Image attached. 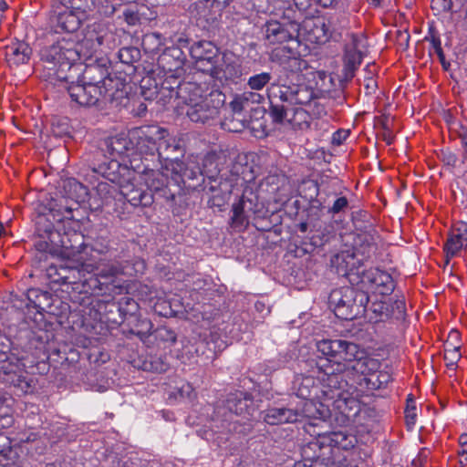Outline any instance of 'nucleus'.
I'll use <instances>...</instances> for the list:
<instances>
[{"label":"nucleus","mask_w":467,"mask_h":467,"mask_svg":"<svg viewBox=\"0 0 467 467\" xmlns=\"http://www.w3.org/2000/svg\"><path fill=\"white\" fill-rule=\"evenodd\" d=\"M378 235L375 232H362L353 238L352 247L346 248L331 259V265L340 275L363 268V262L376 252Z\"/></svg>","instance_id":"obj_9"},{"label":"nucleus","mask_w":467,"mask_h":467,"mask_svg":"<svg viewBox=\"0 0 467 467\" xmlns=\"http://www.w3.org/2000/svg\"><path fill=\"white\" fill-rule=\"evenodd\" d=\"M312 423H315L317 424L315 430L316 431H318V432H328L326 429L327 428V420H326L325 423H321L319 420H315V421H308L306 425H305V431L306 432H307L309 434V432L307 431L306 428L312 424Z\"/></svg>","instance_id":"obj_50"},{"label":"nucleus","mask_w":467,"mask_h":467,"mask_svg":"<svg viewBox=\"0 0 467 467\" xmlns=\"http://www.w3.org/2000/svg\"><path fill=\"white\" fill-rule=\"evenodd\" d=\"M322 378L323 372L320 371L319 381H321V399L308 398L303 400L304 401L301 403V408L295 409V411L298 414V421H301L304 419H308L309 421L319 420L321 423H325L331 416V408L342 414L334 404V399H330L323 393L324 380Z\"/></svg>","instance_id":"obj_17"},{"label":"nucleus","mask_w":467,"mask_h":467,"mask_svg":"<svg viewBox=\"0 0 467 467\" xmlns=\"http://www.w3.org/2000/svg\"><path fill=\"white\" fill-rule=\"evenodd\" d=\"M368 318L373 322H381L389 319L391 316L389 306L382 301H375L370 306H366L365 311Z\"/></svg>","instance_id":"obj_34"},{"label":"nucleus","mask_w":467,"mask_h":467,"mask_svg":"<svg viewBox=\"0 0 467 467\" xmlns=\"http://www.w3.org/2000/svg\"><path fill=\"white\" fill-rule=\"evenodd\" d=\"M180 394L182 397H185L190 400H193L195 398L194 389L189 383H185L181 387Z\"/></svg>","instance_id":"obj_47"},{"label":"nucleus","mask_w":467,"mask_h":467,"mask_svg":"<svg viewBox=\"0 0 467 467\" xmlns=\"http://www.w3.org/2000/svg\"><path fill=\"white\" fill-rule=\"evenodd\" d=\"M345 276L351 285H357L367 296H368V293L381 296L389 295L395 288L392 276L379 268H370L368 270L360 268Z\"/></svg>","instance_id":"obj_16"},{"label":"nucleus","mask_w":467,"mask_h":467,"mask_svg":"<svg viewBox=\"0 0 467 467\" xmlns=\"http://www.w3.org/2000/svg\"><path fill=\"white\" fill-rule=\"evenodd\" d=\"M95 72L100 73V78L99 79L96 78V82L102 88V97H108L109 99H114L128 93L126 90L127 83L125 79L117 76L116 73H107V70L99 66L88 67L86 69V75H92Z\"/></svg>","instance_id":"obj_21"},{"label":"nucleus","mask_w":467,"mask_h":467,"mask_svg":"<svg viewBox=\"0 0 467 467\" xmlns=\"http://www.w3.org/2000/svg\"><path fill=\"white\" fill-rule=\"evenodd\" d=\"M416 406L413 401L408 402L405 410V419L407 426L411 429L414 427L416 422Z\"/></svg>","instance_id":"obj_42"},{"label":"nucleus","mask_w":467,"mask_h":467,"mask_svg":"<svg viewBox=\"0 0 467 467\" xmlns=\"http://www.w3.org/2000/svg\"><path fill=\"white\" fill-rule=\"evenodd\" d=\"M460 358L461 353L459 347L448 344L444 352V359L446 362V366L450 368H453Z\"/></svg>","instance_id":"obj_39"},{"label":"nucleus","mask_w":467,"mask_h":467,"mask_svg":"<svg viewBox=\"0 0 467 467\" xmlns=\"http://www.w3.org/2000/svg\"><path fill=\"white\" fill-rule=\"evenodd\" d=\"M142 325L145 327V329L147 331L145 332H141V331H139L137 332L136 334L140 337H142L143 336L146 335V333L151 328V323L148 320H144L142 321Z\"/></svg>","instance_id":"obj_56"},{"label":"nucleus","mask_w":467,"mask_h":467,"mask_svg":"<svg viewBox=\"0 0 467 467\" xmlns=\"http://www.w3.org/2000/svg\"><path fill=\"white\" fill-rule=\"evenodd\" d=\"M119 59L123 64L130 65L140 57V50L136 47H123L119 51Z\"/></svg>","instance_id":"obj_40"},{"label":"nucleus","mask_w":467,"mask_h":467,"mask_svg":"<svg viewBox=\"0 0 467 467\" xmlns=\"http://www.w3.org/2000/svg\"><path fill=\"white\" fill-rule=\"evenodd\" d=\"M286 117L276 123H288L295 130H306L309 127L310 116L306 109L302 107L291 110L286 109Z\"/></svg>","instance_id":"obj_33"},{"label":"nucleus","mask_w":467,"mask_h":467,"mask_svg":"<svg viewBox=\"0 0 467 467\" xmlns=\"http://www.w3.org/2000/svg\"><path fill=\"white\" fill-rule=\"evenodd\" d=\"M83 49L79 42L72 36L62 37L40 50L43 66L41 77L51 84L67 82V71L76 61L83 57Z\"/></svg>","instance_id":"obj_4"},{"label":"nucleus","mask_w":467,"mask_h":467,"mask_svg":"<svg viewBox=\"0 0 467 467\" xmlns=\"http://www.w3.org/2000/svg\"><path fill=\"white\" fill-rule=\"evenodd\" d=\"M270 101V115L274 121H281L286 116V109L282 104L308 106L315 99L314 89L306 85L287 86L278 78L267 88Z\"/></svg>","instance_id":"obj_10"},{"label":"nucleus","mask_w":467,"mask_h":467,"mask_svg":"<svg viewBox=\"0 0 467 467\" xmlns=\"http://www.w3.org/2000/svg\"><path fill=\"white\" fill-rule=\"evenodd\" d=\"M302 7L297 0H276L275 3V14L282 18V21L269 20L263 26L265 39L269 44H282L294 41L299 44L300 25L298 18L301 16Z\"/></svg>","instance_id":"obj_7"},{"label":"nucleus","mask_w":467,"mask_h":467,"mask_svg":"<svg viewBox=\"0 0 467 467\" xmlns=\"http://www.w3.org/2000/svg\"><path fill=\"white\" fill-rule=\"evenodd\" d=\"M349 131L340 130L333 134L332 141L334 144L340 145L348 137Z\"/></svg>","instance_id":"obj_49"},{"label":"nucleus","mask_w":467,"mask_h":467,"mask_svg":"<svg viewBox=\"0 0 467 467\" xmlns=\"http://www.w3.org/2000/svg\"><path fill=\"white\" fill-rule=\"evenodd\" d=\"M31 55V47L22 41L12 43L5 48V60L11 67L27 63Z\"/></svg>","instance_id":"obj_30"},{"label":"nucleus","mask_w":467,"mask_h":467,"mask_svg":"<svg viewBox=\"0 0 467 467\" xmlns=\"http://www.w3.org/2000/svg\"><path fill=\"white\" fill-rule=\"evenodd\" d=\"M57 32L76 33L89 13L110 16L116 11L113 0H53Z\"/></svg>","instance_id":"obj_5"},{"label":"nucleus","mask_w":467,"mask_h":467,"mask_svg":"<svg viewBox=\"0 0 467 467\" xmlns=\"http://www.w3.org/2000/svg\"><path fill=\"white\" fill-rule=\"evenodd\" d=\"M209 75L221 84L235 83L242 76V67L238 57L231 53H222Z\"/></svg>","instance_id":"obj_19"},{"label":"nucleus","mask_w":467,"mask_h":467,"mask_svg":"<svg viewBox=\"0 0 467 467\" xmlns=\"http://www.w3.org/2000/svg\"><path fill=\"white\" fill-rule=\"evenodd\" d=\"M63 201L65 200H61L58 203L56 200H51L47 207L48 212L42 213L36 217V239L34 245L39 252L55 254L60 248H68L67 237L62 235L55 225V223H60L73 218V208L63 204Z\"/></svg>","instance_id":"obj_6"},{"label":"nucleus","mask_w":467,"mask_h":467,"mask_svg":"<svg viewBox=\"0 0 467 467\" xmlns=\"http://www.w3.org/2000/svg\"><path fill=\"white\" fill-rule=\"evenodd\" d=\"M466 246L467 223L463 222H458L450 231L443 249L447 257H453Z\"/></svg>","instance_id":"obj_27"},{"label":"nucleus","mask_w":467,"mask_h":467,"mask_svg":"<svg viewBox=\"0 0 467 467\" xmlns=\"http://www.w3.org/2000/svg\"><path fill=\"white\" fill-rule=\"evenodd\" d=\"M264 420L270 425L298 421V414L293 408H270L265 410Z\"/></svg>","instance_id":"obj_32"},{"label":"nucleus","mask_w":467,"mask_h":467,"mask_svg":"<svg viewBox=\"0 0 467 467\" xmlns=\"http://www.w3.org/2000/svg\"><path fill=\"white\" fill-rule=\"evenodd\" d=\"M143 165V169H140L139 173H143L142 180L144 181L147 187L150 192H162V196L166 199L173 198V193L167 192V189L170 186L171 181L168 176L171 171H167L165 170V165L163 166V171H154L149 169V164H141Z\"/></svg>","instance_id":"obj_24"},{"label":"nucleus","mask_w":467,"mask_h":467,"mask_svg":"<svg viewBox=\"0 0 467 467\" xmlns=\"http://www.w3.org/2000/svg\"><path fill=\"white\" fill-rule=\"evenodd\" d=\"M272 79V75L268 72H262L251 76L248 78L247 85L252 90L263 89Z\"/></svg>","instance_id":"obj_37"},{"label":"nucleus","mask_w":467,"mask_h":467,"mask_svg":"<svg viewBox=\"0 0 467 467\" xmlns=\"http://www.w3.org/2000/svg\"><path fill=\"white\" fill-rule=\"evenodd\" d=\"M9 347L4 345V337L0 335V376L1 379L13 386L17 394L32 393L36 382L25 369V365L15 356L8 353Z\"/></svg>","instance_id":"obj_12"},{"label":"nucleus","mask_w":467,"mask_h":467,"mask_svg":"<svg viewBox=\"0 0 467 467\" xmlns=\"http://www.w3.org/2000/svg\"><path fill=\"white\" fill-rule=\"evenodd\" d=\"M90 81L84 84L71 83L67 86V82L61 83L67 88L73 101L80 106H93L102 98L103 91L100 86L96 82V78L92 75L84 76Z\"/></svg>","instance_id":"obj_18"},{"label":"nucleus","mask_w":467,"mask_h":467,"mask_svg":"<svg viewBox=\"0 0 467 467\" xmlns=\"http://www.w3.org/2000/svg\"><path fill=\"white\" fill-rule=\"evenodd\" d=\"M132 135L137 140L138 150L145 154V161H148L147 156H154L157 153L158 157L161 158L164 154L182 150V140L171 136L167 130L159 126L137 128ZM165 159V162L171 160L169 155Z\"/></svg>","instance_id":"obj_11"},{"label":"nucleus","mask_w":467,"mask_h":467,"mask_svg":"<svg viewBox=\"0 0 467 467\" xmlns=\"http://www.w3.org/2000/svg\"><path fill=\"white\" fill-rule=\"evenodd\" d=\"M346 48H351L355 51L366 52L367 39L362 34H352L350 36V42L347 45Z\"/></svg>","instance_id":"obj_41"},{"label":"nucleus","mask_w":467,"mask_h":467,"mask_svg":"<svg viewBox=\"0 0 467 467\" xmlns=\"http://www.w3.org/2000/svg\"><path fill=\"white\" fill-rule=\"evenodd\" d=\"M119 36L113 25L95 23L79 43L83 49V58L91 57L98 52H107L119 45Z\"/></svg>","instance_id":"obj_14"},{"label":"nucleus","mask_w":467,"mask_h":467,"mask_svg":"<svg viewBox=\"0 0 467 467\" xmlns=\"http://www.w3.org/2000/svg\"><path fill=\"white\" fill-rule=\"evenodd\" d=\"M459 444L462 447L467 446V434L466 433H463L459 437Z\"/></svg>","instance_id":"obj_59"},{"label":"nucleus","mask_w":467,"mask_h":467,"mask_svg":"<svg viewBox=\"0 0 467 467\" xmlns=\"http://www.w3.org/2000/svg\"><path fill=\"white\" fill-rule=\"evenodd\" d=\"M89 359L94 363H105L109 359V356L106 352L97 350L89 354Z\"/></svg>","instance_id":"obj_45"},{"label":"nucleus","mask_w":467,"mask_h":467,"mask_svg":"<svg viewBox=\"0 0 467 467\" xmlns=\"http://www.w3.org/2000/svg\"><path fill=\"white\" fill-rule=\"evenodd\" d=\"M64 188L68 197L76 200L77 203L85 201L88 194V188L75 179L67 180L64 184Z\"/></svg>","instance_id":"obj_35"},{"label":"nucleus","mask_w":467,"mask_h":467,"mask_svg":"<svg viewBox=\"0 0 467 467\" xmlns=\"http://www.w3.org/2000/svg\"><path fill=\"white\" fill-rule=\"evenodd\" d=\"M316 426L317 424L312 423L306 428L309 435L315 439L303 448V454L314 460V467H317L319 459L325 454L321 452L317 453V450L321 451L323 449H330L332 447L348 450L354 446V437L348 436L346 432L341 431L318 432L315 430Z\"/></svg>","instance_id":"obj_15"},{"label":"nucleus","mask_w":467,"mask_h":467,"mask_svg":"<svg viewBox=\"0 0 467 467\" xmlns=\"http://www.w3.org/2000/svg\"><path fill=\"white\" fill-rule=\"evenodd\" d=\"M317 368V379L313 376L296 375L292 383L293 392L302 400L308 398L321 399L320 369Z\"/></svg>","instance_id":"obj_25"},{"label":"nucleus","mask_w":467,"mask_h":467,"mask_svg":"<svg viewBox=\"0 0 467 467\" xmlns=\"http://www.w3.org/2000/svg\"><path fill=\"white\" fill-rule=\"evenodd\" d=\"M299 43L302 40L312 44H323L328 39V31L323 20L306 19L300 26Z\"/></svg>","instance_id":"obj_26"},{"label":"nucleus","mask_w":467,"mask_h":467,"mask_svg":"<svg viewBox=\"0 0 467 467\" xmlns=\"http://www.w3.org/2000/svg\"><path fill=\"white\" fill-rule=\"evenodd\" d=\"M99 182L95 188V195L92 197L93 201L91 205H94L95 209H99L104 205H109L118 192L116 183H121L120 179L118 182Z\"/></svg>","instance_id":"obj_31"},{"label":"nucleus","mask_w":467,"mask_h":467,"mask_svg":"<svg viewBox=\"0 0 467 467\" xmlns=\"http://www.w3.org/2000/svg\"><path fill=\"white\" fill-rule=\"evenodd\" d=\"M456 156L454 154H449L448 157H447V163L448 164H451V165H455L456 163Z\"/></svg>","instance_id":"obj_60"},{"label":"nucleus","mask_w":467,"mask_h":467,"mask_svg":"<svg viewBox=\"0 0 467 467\" xmlns=\"http://www.w3.org/2000/svg\"><path fill=\"white\" fill-rule=\"evenodd\" d=\"M317 347L322 355L317 365L323 372V393L334 399V404L345 417L356 416L360 410L353 384L365 390H375L390 379L388 372L379 371V359L368 356L356 343L324 339Z\"/></svg>","instance_id":"obj_1"},{"label":"nucleus","mask_w":467,"mask_h":467,"mask_svg":"<svg viewBox=\"0 0 467 467\" xmlns=\"http://www.w3.org/2000/svg\"><path fill=\"white\" fill-rule=\"evenodd\" d=\"M247 106L248 103L243 94L236 95L230 103V107L234 113L242 112Z\"/></svg>","instance_id":"obj_43"},{"label":"nucleus","mask_w":467,"mask_h":467,"mask_svg":"<svg viewBox=\"0 0 467 467\" xmlns=\"http://www.w3.org/2000/svg\"><path fill=\"white\" fill-rule=\"evenodd\" d=\"M185 61V55L179 47H170L163 50L158 58V65L163 71L170 73L169 76H175L182 69Z\"/></svg>","instance_id":"obj_28"},{"label":"nucleus","mask_w":467,"mask_h":467,"mask_svg":"<svg viewBox=\"0 0 467 467\" xmlns=\"http://www.w3.org/2000/svg\"><path fill=\"white\" fill-rule=\"evenodd\" d=\"M348 205V200L346 197H339L337 198L332 207L330 208V212L333 213H337L341 212L344 208H346Z\"/></svg>","instance_id":"obj_46"},{"label":"nucleus","mask_w":467,"mask_h":467,"mask_svg":"<svg viewBox=\"0 0 467 467\" xmlns=\"http://www.w3.org/2000/svg\"><path fill=\"white\" fill-rule=\"evenodd\" d=\"M190 54L194 60L195 67L207 74L214 69V64L222 55L218 47L209 41L194 43L190 49Z\"/></svg>","instance_id":"obj_22"},{"label":"nucleus","mask_w":467,"mask_h":467,"mask_svg":"<svg viewBox=\"0 0 467 467\" xmlns=\"http://www.w3.org/2000/svg\"><path fill=\"white\" fill-rule=\"evenodd\" d=\"M432 44H433V47H434L436 52L438 53L439 57L441 58H442L443 54H442V50H441V47L440 40L433 39L432 40Z\"/></svg>","instance_id":"obj_57"},{"label":"nucleus","mask_w":467,"mask_h":467,"mask_svg":"<svg viewBox=\"0 0 467 467\" xmlns=\"http://www.w3.org/2000/svg\"><path fill=\"white\" fill-rule=\"evenodd\" d=\"M200 158L197 155H190L186 162L178 160H167L165 170L171 171V181L179 184L180 181L184 179L194 180L198 175L203 173V170L199 162Z\"/></svg>","instance_id":"obj_20"},{"label":"nucleus","mask_w":467,"mask_h":467,"mask_svg":"<svg viewBox=\"0 0 467 467\" xmlns=\"http://www.w3.org/2000/svg\"><path fill=\"white\" fill-rule=\"evenodd\" d=\"M459 455L462 458H464L465 461H467V448L466 447H462V450L459 451Z\"/></svg>","instance_id":"obj_62"},{"label":"nucleus","mask_w":467,"mask_h":467,"mask_svg":"<svg viewBox=\"0 0 467 467\" xmlns=\"http://www.w3.org/2000/svg\"><path fill=\"white\" fill-rule=\"evenodd\" d=\"M255 308L258 311L262 312L264 310V308H265V305L263 303H261V302H256L255 303Z\"/></svg>","instance_id":"obj_64"},{"label":"nucleus","mask_w":467,"mask_h":467,"mask_svg":"<svg viewBox=\"0 0 467 467\" xmlns=\"http://www.w3.org/2000/svg\"><path fill=\"white\" fill-rule=\"evenodd\" d=\"M119 193L132 206H150L153 202V196L150 192L137 187L133 182L120 183Z\"/></svg>","instance_id":"obj_29"},{"label":"nucleus","mask_w":467,"mask_h":467,"mask_svg":"<svg viewBox=\"0 0 467 467\" xmlns=\"http://www.w3.org/2000/svg\"><path fill=\"white\" fill-rule=\"evenodd\" d=\"M397 310V318H402L405 314V303L402 300H397L394 303L393 308Z\"/></svg>","instance_id":"obj_53"},{"label":"nucleus","mask_w":467,"mask_h":467,"mask_svg":"<svg viewBox=\"0 0 467 467\" xmlns=\"http://www.w3.org/2000/svg\"><path fill=\"white\" fill-rule=\"evenodd\" d=\"M108 251L106 246L97 248L88 244H82L78 251V265L69 270L68 275L59 273L60 279L65 284L75 285V289H79L86 294H107L120 286L115 285V276L119 273V268L112 264H108L101 255Z\"/></svg>","instance_id":"obj_2"},{"label":"nucleus","mask_w":467,"mask_h":467,"mask_svg":"<svg viewBox=\"0 0 467 467\" xmlns=\"http://www.w3.org/2000/svg\"><path fill=\"white\" fill-rule=\"evenodd\" d=\"M134 131L130 137L115 136L105 140L101 148L105 161L94 164L92 171L112 182H118L130 169L140 171L145 154L138 150Z\"/></svg>","instance_id":"obj_3"},{"label":"nucleus","mask_w":467,"mask_h":467,"mask_svg":"<svg viewBox=\"0 0 467 467\" xmlns=\"http://www.w3.org/2000/svg\"><path fill=\"white\" fill-rule=\"evenodd\" d=\"M460 140L462 147L463 159L467 161V131L460 134Z\"/></svg>","instance_id":"obj_54"},{"label":"nucleus","mask_w":467,"mask_h":467,"mask_svg":"<svg viewBox=\"0 0 467 467\" xmlns=\"http://www.w3.org/2000/svg\"><path fill=\"white\" fill-rule=\"evenodd\" d=\"M366 76L363 80V85L368 95L375 93L377 89V81L374 78L375 65H368L365 68Z\"/></svg>","instance_id":"obj_38"},{"label":"nucleus","mask_w":467,"mask_h":467,"mask_svg":"<svg viewBox=\"0 0 467 467\" xmlns=\"http://www.w3.org/2000/svg\"><path fill=\"white\" fill-rule=\"evenodd\" d=\"M364 54V52L346 48L345 67L346 70L350 73L351 77L355 69L360 65Z\"/></svg>","instance_id":"obj_36"},{"label":"nucleus","mask_w":467,"mask_h":467,"mask_svg":"<svg viewBox=\"0 0 467 467\" xmlns=\"http://www.w3.org/2000/svg\"><path fill=\"white\" fill-rule=\"evenodd\" d=\"M384 140H386V142L388 144H391L392 141H393V137L390 134H385L384 135Z\"/></svg>","instance_id":"obj_63"},{"label":"nucleus","mask_w":467,"mask_h":467,"mask_svg":"<svg viewBox=\"0 0 467 467\" xmlns=\"http://www.w3.org/2000/svg\"><path fill=\"white\" fill-rule=\"evenodd\" d=\"M242 94L244 97H245V100L248 104L250 102L251 103H261L262 100L264 99V97L259 93L245 91Z\"/></svg>","instance_id":"obj_48"},{"label":"nucleus","mask_w":467,"mask_h":467,"mask_svg":"<svg viewBox=\"0 0 467 467\" xmlns=\"http://www.w3.org/2000/svg\"><path fill=\"white\" fill-rule=\"evenodd\" d=\"M52 130H53V133H54L55 135H62L63 133H66V132L67 131V124H63V125H62V129H61V130L57 131V130H56V126H55V124L53 123V124H52Z\"/></svg>","instance_id":"obj_58"},{"label":"nucleus","mask_w":467,"mask_h":467,"mask_svg":"<svg viewBox=\"0 0 467 467\" xmlns=\"http://www.w3.org/2000/svg\"><path fill=\"white\" fill-rule=\"evenodd\" d=\"M6 450H9V442L7 437L0 432V456L5 457Z\"/></svg>","instance_id":"obj_52"},{"label":"nucleus","mask_w":467,"mask_h":467,"mask_svg":"<svg viewBox=\"0 0 467 467\" xmlns=\"http://www.w3.org/2000/svg\"><path fill=\"white\" fill-rule=\"evenodd\" d=\"M136 265L138 266V269L136 270L137 273H143L144 271V263L141 261H139L136 263Z\"/></svg>","instance_id":"obj_61"},{"label":"nucleus","mask_w":467,"mask_h":467,"mask_svg":"<svg viewBox=\"0 0 467 467\" xmlns=\"http://www.w3.org/2000/svg\"><path fill=\"white\" fill-rule=\"evenodd\" d=\"M451 5V0H431V9L438 14L449 11Z\"/></svg>","instance_id":"obj_44"},{"label":"nucleus","mask_w":467,"mask_h":467,"mask_svg":"<svg viewBox=\"0 0 467 467\" xmlns=\"http://www.w3.org/2000/svg\"><path fill=\"white\" fill-rule=\"evenodd\" d=\"M183 104L181 113L185 112L188 118L196 123H205L214 119L219 109L224 102V95L219 91H213L208 96L202 95V89L193 83H185L182 88Z\"/></svg>","instance_id":"obj_8"},{"label":"nucleus","mask_w":467,"mask_h":467,"mask_svg":"<svg viewBox=\"0 0 467 467\" xmlns=\"http://www.w3.org/2000/svg\"><path fill=\"white\" fill-rule=\"evenodd\" d=\"M176 76H167L160 87L156 86V99L161 105L170 104L172 100L176 101L175 107L181 109L183 104L185 93H182V88L184 87Z\"/></svg>","instance_id":"obj_23"},{"label":"nucleus","mask_w":467,"mask_h":467,"mask_svg":"<svg viewBox=\"0 0 467 467\" xmlns=\"http://www.w3.org/2000/svg\"><path fill=\"white\" fill-rule=\"evenodd\" d=\"M147 42H157L158 45L161 44V36L160 35L158 34H151V35H149L147 36L144 40H143V44L146 45Z\"/></svg>","instance_id":"obj_55"},{"label":"nucleus","mask_w":467,"mask_h":467,"mask_svg":"<svg viewBox=\"0 0 467 467\" xmlns=\"http://www.w3.org/2000/svg\"><path fill=\"white\" fill-rule=\"evenodd\" d=\"M233 213L234 223H243V208L240 205H235L233 208Z\"/></svg>","instance_id":"obj_51"},{"label":"nucleus","mask_w":467,"mask_h":467,"mask_svg":"<svg viewBox=\"0 0 467 467\" xmlns=\"http://www.w3.org/2000/svg\"><path fill=\"white\" fill-rule=\"evenodd\" d=\"M369 297L359 287L344 286L335 289L329 296V303L334 307L336 316L342 319H353L363 314L368 304Z\"/></svg>","instance_id":"obj_13"}]
</instances>
